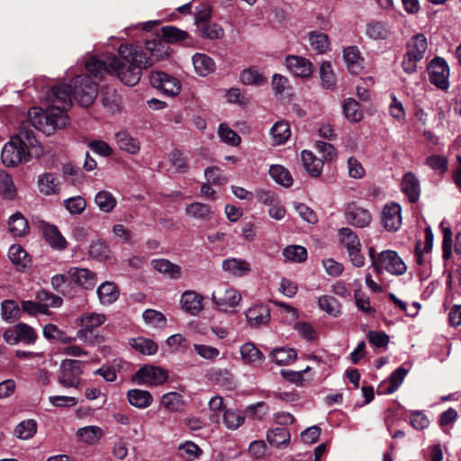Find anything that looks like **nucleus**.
Segmentation results:
<instances>
[{"mask_svg": "<svg viewBox=\"0 0 461 461\" xmlns=\"http://www.w3.org/2000/svg\"><path fill=\"white\" fill-rule=\"evenodd\" d=\"M159 36L167 43H176L186 40L189 37V34L185 31L168 25L160 29Z\"/></svg>", "mask_w": 461, "mask_h": 461, "instance_id": "37998d69", "label": "nucleus"}, {"mask_svg": "<svg viewBox=\"0 0 461 461\" xmlns=\"http://www.w3.org/2000/svg\"><path fill=\"white\" fill-rule=\"evenodd\" d=\"M366 34L375 41L386 40L391 34V29L385 23L373 21L366 25Z\"/></svg>", "mask_w": 461, "mask_h": 461, "instance_id": "f704fd0d", "label": "nucleus"}, {"mask_svg": "<svg viewBox=\"0 0 461 461\" xmlns=\"http://www.w3.org/2000/svg\"><path fill=\"white\" fill-rule=\"evenodd\" d=\"M13 139L21 146H23L32 154V157L39 158L42 155V148L38 145V140L30 122H23L20 125L18 134L13 137Z\"/></svg>", "mask_w": 461, "mask_h": 461, "instance_id": "1a4fd4ad", "label": "nucleus"}, {"mask_svg": "<svg viewBox=\"0 0 461 461\" xmlns=\"http://www.w3.org/2000/svg\"><path fill=\"white\" fill-rule=\"evenodd\" d=\"M151 266L156 271L166 275L171 279L176 280L182 276L181 267L165 258L153 259Z\"/></svg>", "mask_w": 461, "mask_h": 461, "instance_id": "bb28decb", "label": "nucleus"}, {"mask_svg": "<svg viewBox=\"0 0 461 461\" xmlns=\"http://www.w3.org/2000/svg\"><path fill=\"white\" fill-rule=\"evenodd\" d=\"M72 83L70 85H56L47 91L46 100L51 103V105H61L63 108H69L72 104Z\"/></svg>", "mask_w": 461, "mask_h": 461, "instance_id": "2eb2a0df", "label": "nucleus"}, {"mask_svg": "<svg viewBox=\"0 0 461 461\" xmlns=\"http://www.w3.org/2000/svg\"><path fill=\"white\" fill-rule=\"evenodd\" d=\"M240 351L242 360L247 364L257 366L264 359V354L253 343H245Z\"/></svg>", "mask_w": 461, "mask_h": 461, "instance_id": "72a5a7b5", "label": "nucleus"}, {"mask_svg": "<svg viewBox=\"0 0 461 461\" xmlns=\"http://www.w3.org/2000/svg\"><path fill=\"white\" fill-rule=\"evenodd\" d=\"M267 439L269 444L279 447L290 441V432L285 427H276L267 431Z\"/></svg>", "mask_w": 461, "mask_h": 461, "instance_id": "8fccbe9b", "label": "nucleus"}, {"mask_svg": "<svg viewBox=\"0 0 461 461\" xmlns=\"http://www.w3.org/2000/svg\"><path fill=\"white\" fill-rule=\"evenodd\" d=\"M101 102L111 113L119 111L120 97L116 91L109 86H104L101 90Z\"/></svg>", "mask_w": 461, "mask_h": 461, "instance_id": "58836bf2", "label": "nucleus"}, {"mask_svg": "<svg viewBox=\"0 0 461 461\" xmlns=\"http://www.w3.org/2000/svg\"><path fill=\"white\" fill-rule=\"evenodd\" d=\"M321 86L325 89H333L336 86V77L330 62L324 61L320 67Z\"/></svg>", "mask_w": 461, "mask_h": 461, "instance_id": "13d9d810", "label": "nucleus"}, {"mask_svg": "<svg viewBox=\"0 0 461 461\" xmlns=\"http://www.w3.org/2000/svg\"><path fill=\"white\" fill-rule=\"evenodd\" d=\"M290 134V125L286 122H277L271 128L273 140L278 145L285 143L289 139Z\"/></svg>", "mask_w": 461, "mask_h": 461, "instance_id": "6e6d98bb", "label": "nucleus"}, {"mask_svg": "<svg viewBox=\"0 0 461 461\" xmlns=\"http://www.w3.org/2000/svg\"><path fill=\"white\" fill-rule=\"evenodd\" d=\"M32 157L23 146H21L13 138L5 144L1 153L2 162L7 167H14Z\"/></svg>", "mask_w": 461, "mask_h": 461, "instance_id": "9b49d317", "label": "nucleus"}, {"mask_svg": "<svg viewBox=\"0 0 461 461\" xmlns=\"http://www.w3.org/2000/svg\"><path fill=\"white\" fill-rule=\"evenodd\" d=\"M218 134L223 142L231 146H238L241 141L240 137L225 123L220 124Z\"/></svg>", "mask_w": 461, "mask_h": 461, "instance_id": "774afa93", "label": "nucleus"}, {"mask_svg": "<svg viewBox=\"0 0 461 461\" xmlns=\"http://www.w3.org/2000/svg\"><path fill=\"white\" fill-rule=\"evenodd\" d=\"M129 403L138 409H146L153 402V397L149 391L141 389H131L127 392Z\"/></svg>", "mask_w": 461, "mask_h": 461, "instance_id": "393cba45", "label": "nucleus"}, {"mask_svg": "<svg viewBox=\"0 0 461 461\" xmlns=\"http://www.w3.org/2000/svg\"><path fill=\"white\" fill-rule=\"evenodd\" d=\"M285 261L301 263L307 258V250L304 247L299 245L287 246L283 250Z\"/></svg>", "mask_w": 461, "mask_h": 461, "instance_id": "603ef678", "label": "nucleus"}, {"mask_svg": "<svg viewBox=\"0 0 461 461\" xmlns=\"http://www.w3.org/2000/svg\"><path fill=\"white\" fill-rule=\"evenodd\" d=\"M193 65L195 72L205 77L215 70V63L212 58L203 53H196L193 56Z\"/></svg>", "mask_w": 461, "mask_h": 461, "instance_id": "7c9ffc66", "label": "nucleus"}, {"mask_svg": "<svg viewBox=\"0 0 461 461\" xmlns=\"http://www.w3.org/2000/svg\"><path fill=\"white\" fill-rule=\"evenodd\" d=\"M285 65L295 77H308L313 72L312 63L309 59L301 56H287L285 58Z\"/></svg>", "mask_w": 461, "mask_h": 461, "instance_id": "a211bd4d", "label": "nucleus"}, {"mask_svg": "<svg viewBox=\"0 0 461 461\" xmlns=\"http://www.w3.org/2000/svg\"><path fill=\"white\" fill-rule=\"evenodd\" d=\"M428 50L427 38L422 33L411 37L406 44V52L403 56L402 68L407 74H413L417 70V64L421 61Z\"/></svg>", "mask_w": 461, "mask_h": 461, "instance_id": "20e7f679", "label": "nucleus"}, {"mask_svg": "<svg viewBox=\"0 0 461 461\" xmlns=\"http://www.w3.org/2000/svg\"><path fill=\"white\" fill-rule=\"evenodd\" d=\"M59 181L52 173H44L38 176V186L41 194L45 195L55 194L59 192Z\"/></svg>", "mask_w": 461, "mask_h": 461, "instance_id": "473e14b6", "label": "nucleus"}, {"mask_svg": "<svg viewBox=\"0 0 461 461\" xmlns=\"http://www.w3.org/2000/svg\"><path fill=\"white\" fill-rule=\"evenodd\" d=\"M161 404L172 412L182 411L185 405L182 395L176 392L165 393L161 398Z\"/></svg>", "mask_w": 461, "mask_h": 461, "instance_id": "49530a36", "label": "nucleus"}, {"mask_svg": "<svg viewBox=\"0 0 461 461\" xmlns=\"http://www.w3.org/2000/svg\"><path fill=\"white\" fill-rule=\"evenodd\" d=\"M343 113L346 119L353 123L359 122L364 117L360 104L354 98H347L342 104Z\"/></svg>", "mask_w": 461, "mask_h": 461, "instance_id": "2f4dec72", "label": "nucleus"}, {"mask_svg": "<svg viewBox=\"0 0 461 461\" xmlns=\"http://www.w3.org/2000/svg\"><path fill=\"white\" fill-rule=\"evenodd\" d=\"M408 370L403 367H398L390 375L388 382L380 384L378 392L382 393H393L402 384L406 376Z\"/></svg>", "mask_w": 461, "mask_h": 461, "instance_id": "cd10ccee", "label": "nucleus"}, {"mask_svg": "<svg viewBox=\"0 0 461 461\" xmlns=\"http://www.w3.org/2000/svg\"><path fill=\"white\" fill-rule=\"evenodd\" d=\"M61 105H50L46 110L45 121L49 122L50 126H53V132L57 128H62L67 125L68 119L66 114V110Z\"/></svg>", "mask_w": 461, "mask_h": 461, "instance_id": "b1692460", "label": "nucleus"}, {"mask_svg": "<svg viewBox=\"0 0 461 461\" xmlns=\"http://www.w3.org/2000/svg\"><path fill=\"white\" fill-rule=\"evenodd\" d=\"M95 203L103 212H111L117 204L113 194L106 190L99 191L95 196Z\"/></svg>", "mask_w": 461, "mask_h": 461, "instance_id": "ea45409f", "label": "nucleus"}, {"mask_svg": "<svg viewBox=\"0 0 461 461\" xmlns=\"http://www.w3.org/2000/svg\"><path fill=\"white\" fill-rule=\"evenodd\" d=\"M206 181L212 185H224L228 178L222 174V171L217 167H208L204 170Z\"/></svg>", "mask_w": 461, "mask_h": 461, "instance_id": "338daca9", "label": "nucleus"}, {"mask_svg": "<svg viewBox=\"0 0 461 461\" xmlns=\"http://www.w3.org/2000/svg\"><path fill=\"white\" fill-rule=\"evenodd\" d=\"M0 194L6 199H14L16 188L9 174L0 169Z\"/></svg>", "mask_w": 461, "mask_h": 461, "instance_id": "5fc2aeb1", "label": "nucleus"}, {"mask_svg": "<svg viewBox=\"0 0 461 461\" xmlns=\"http://www.w3.org/2000/svg\"><path fill=\"white\" fill-rule=\"evenodd\" d=\"M321 310L332 317H338L341 313V303L333 296L322 295L318 299Z\"/></svg>", "mask_w": 461, "mask_h": 461, "instance_id": "79ce46f5", "label": "nucleus"}, {"mask_svg": "<svg viewBox=\"0 0 461 461\" xmlns=\"http://www.w3.org/2000/svg\"><path fill=\"white\" fill-rule=\"evenodd\" d=\"M1 314L4 321L14 322L21 318V309L14 300H4L1 303Z\"/></svg>", "mask_w": 461, "mask_h": 461, "instance_id": "de8ad7c7", "label": "nucleus"}, {"mask_svg": "<svg viewBox=\"0 0 461 461\" xmlns=\"http://www.w3.org/2000/svg\"><path fill=\"white\" fill-rule=\"evenodd\" d=\"M46 113L41 112L40 109L34 107L29 110L28 122L31 123L32 127L41 131L46 135L53 133V126H50L49 122L45 121Z\"/></svg>", "mask_w": 461, "mask_h": 461, "instance_id": "a878e982", "label": "nucleus"}, {"mask_svg": "<svg viewBox=\"0 0 461 461\" xmlns=\"http://www.w3.org/2000/svg\"><path fill=\"white\" fill-rule=\"evenodd\" d=\"M9 231L17 237L25 235L29 230V225L21 212L13 214L8 221Z\"/></svg>", "mask_w": 461, "mask_h": 461, "instance_id": "a19ab883", "label": "nucleus"}, {"mask_svg": "<svg viewBox=\"0 0 461 461\" xmlns=\"http://www.w3.org/2000/svg\"><path fill=\"white\" fill-rule=\"evenodd\" d=\"M269 175L276 183L284 186H291L293 184L289 171L281 165L271 166Z\"/></svg>", "mask_w": 461, "mask_h": 461, "instance_id": "4d7b16f0", "label": "nucleus"}, {"mask_svg": "<svg viewBox=\"0 0 461 461\" xmlns=\"http://www.w3.org/2000/svg\"><path fill=\"white\" fill-rule=\"evenodd\" d=\"M245 421V415L240 411L228 409L223 414V422L230 429H237Z\"/></svg>", "mask_w": 461, "mask_h": 461, "instance_id": "680f3d73", "label": "nucleus"}, {"mask_svg": "<svg viewBox=\"0 0 461 461\" xmlns=\"http://www.w3.org/2000/svg\"><path fill=\"white\" fill-rule=\"evenodd\" d=\"M339 237L340 243L346 248L347 251L361 247L360 240L350 228L343 227L339 229Z\"/></svg>", "mask_w": 461, "mask_h": 461, "instance_id": "09e8293b", "label": "nucleus"}, {"mask_svg": "<svg viewBox=\"0 0 461 461\" xmlns=\"http://www.w3.org/2000/svg\"><path fill=\"white\" fill-rule=\"evenodd\" d=\"M68 277L72 283L86 290L94 289L98 281L95 272L84 267H70L68 270Z\"/></svg>", "mask_w": 461, "mask_h": 461, "instance_id": "4468645a", "label": "nucleus"}, {"mask_svg": "<svg viewBox=\"0 0 461 461\" xmlns=\"http://www.w3.org/2000/svg\"><path fill=\"white\" fill-rule=\"evenodd\" d=\"M102 429L97 426H86L77 430V436L79 440L93 444L102 437Z\"/></svg>", "mask_w": 461, "mask_h": 461, "instance_id": "bf43d9fd", "label": "nucleus"}, {"mask_svg": "<svg viewBox=\"0 0 461 461\" xmlns=\"http://www.w3.org/2000/svg\"><path fill=\"white\" fill-rule=\"evenodd\" d=\"M118 53L107 56L104 60H91L87 68L91 72H116V76L126 86L137 85L143 68L152 66L156 61L162 60L169 55V48L160 40L147 41L143 50L131 44H122Z\"/></svg>", "mask_w": 461, "mask_h": 461, "instance_id": "f257e3e1", "label": "nucleus"}, {"mask_svg": "<svg viewBox=\"0 0 461 461\" xmlns=\"http://www.w3.org/2000/svg\"><path fill=\"white\" fill-rule=\"evenodd\" d=\"M197 29L201 35L206 39L218 40L224 36L223 29L217 23H202Z\"/></svg>", "mask_w": 461, "mask_h": 461, "instance_id": "0e129e2a", "label": "nucleus"}, {"mask_svg": "<svg viewBox=\"0 0 461 461\" xmlns=\"http://www.w3.org/2000/svg\"><path fill=\"white\" fill-rule=\"evenodd\" d=\"M84 363L79 360L65 359L61 362L58 381L64 387L77 388L80 382Z\"/></svg>", "mask_w": 461, "mask_h": 461, "instance_id": "39448f33", "label": "nucleus"}, {"mask_svg": "<svg viewBox=\"0 0 461 461\" xmlns=\"http://www.w3.org/2000/svg\"><path fill=\"white\" fill-rule=\"evenodd\" d=\"M36 299L40 305L44 306L46 312L48 307H59L62 304V299L45 290H40L36 294Z\"/></svg>", "mask_w": 461, "mask_h": 461, "instance_id": "69168bd1", "label": "nucleus"}, {"mask_svg": "<svg viewBox=\"0 0 461 461\" xmlns=\"http://www.w3.org/2000/svg\"><path fill=\"white\" fill-rule=\"evenodd\" d=\"M130 345L135 350L144 355H154L158 351V346L152 339L142 337L131 339Z\"/></svg>", "mask_w": 461, "mask_h": 461, "instance_id": "3c124183", "label": "nucleus"}, {"mask_svg": "<svg viewBox=\"0 0 461 461\" xmlns=\"http://www.w3.org/2000/svg\"><path fill=\"white\" fill-rule=\"evenodd\" d=\"M247 323L251 328H259L267 325L270 321V310L266 304H256L245 313Z\"/></svg>", "mask_w": 461, "mask_h": 461, "instance_id": "aec40b11", "label": "nucleus"}, {"mask_svg": "<svg viewBox=\"0 0 461 461\" xmlns=\"http://www.w3.org/2000/svg\"><path fill=\"white\" fill-rule=\"evenodd\" d=\"M368 255L371 259L372 267L376 274H381L385 270L392 275L402 276L407 270L404 262L393 250H384L381 253H376L375 248L371 247L368 249Z\"/></svg>", "mask_w": 461, "mask_h": 461, "instance_id": "7ed1b4c3", "label": "nucleus"}, {"mask_svg": "<svg viewBox=\"0 0 461 461\" xmlns=\"http://www.w3.org/2000/svg\"><path fill=\"white\" fill-rule=\"evenodd\" d=\"M428 71L431 84L442 90L448 88L449 68L444 59H433L428 66Z\"/></svg>", "mask_w": 461, "mask_h": 461, "instance_id": "6e6552de", "label": "nucleus"}, {"mask_svg": "<svg viewBox=\"0 0 461 461\" xmlns=\"http://www.w3.org/2000/svg\"><path fill=\"white\" fill-rule=\"evenodd\" d=\"M150 84L168 96H175L181 91L180 81L161 71H153L149 76Z\"/></svg>", "mask_w": 461, "mask_h": 461, "instance_id": "9d476101", "label": "nucleus"}, {"mask_svg": "<svg viewBox=\"0 0 461 461\" xmlns=\"http://www.w3.org/2000/svg\"><path fill=\"white\" fill-rule=\"evenodd\" d=\"M308 40L312 48L319 53H324L330 49V40L325 33L311 32Z\"/></svg>", "mask_w": 461, "mask_h": 461, "instance_id": "864d4df0", "label": "nucleus"}, {"mask_svg": "<svg viewBox=\"0 0 461 461\" xmlns=\"http://www.w3.org/2000/svg\"><path fill=\"white\" fill-rule=\"evenodd\" d=\"M78 321L82 329L77 331V337L85 341L87 340V335L95 328L103 325L106 321V316L103 313L86 312L82 314Z\"/></svg>", "mask_w": 461, "mask_h": 461, "instance_id": "f3484780", "label": "nucleus"}, {"mask_svg": "<svg viewBox=\"0 0 461 461\" xmlns=\"http://www.w3.org/2000/svg\"><path fill=\"white\" fill-rule=\"evenodd\" d=\"M106 57H103L100 59L97 58H90L86 64V68L88 72L87 75H79L72 79V89H73V96L78 102L81 106L88 107L90 106L94 100L97 95V84L100 82L104 74H114L116 72H108L106 70L102 69V72H91L87 66L91 60H104Z\"/></svg>", "mask_w": 461, "mask_h": 461, "instance_id": "f03ea898", "label": "nucleus"}, {"mask_svg": "<svg viewBox=\"0 0 461 461\" xmlns=\"http://www.w3.org/2000/svg\"><path fill=\"white\" fill-rule=\"evenodd\" d=\"M89 256L98 261H104L110 258L109 246L103 240H97L91 244Z\"/></svg>", "mask_w": 461, "mask_h": 461, "instance_id": "052dcab7", "label": "nucleus"}, {"mask_svg": "<svg viewBox=\"0 0 461 461\" xmlns=\"http://www.w3.org/2000/svg\"><path fill=\"white\" fill-rule=\"evenodd\" d=\"M303 167L313 177H318L321 174L323 160L318 158L309 150H303L301 153Z\"/></svg>", "mask_w": 461, "mask_h": 461, "instance_id": "c85d7f7f", "label": "nucleus"}, {"mask_svg": "<svg viewBox=\"0 0 461 461\" xmlns=\"http://www.w3.org/2000/svg\"><path fill=\"white\" fill-rule=\"evenodd\" d=\"M345 217L348 223L357 228L367 227L372 221V214L355 203L348 204L345 210Z\"/></svg>", "mask_w": 461, "mask_h": 461, "instance_id": "dca6fc26", "label": "nucleus"}, {"mask_svg": "<svg viewBox=\"0 0 461 461\" xmlns=\"http://www.w3.org/2000/svg\"><path fill=\"white\" fill-rule=\"evenodd\" d=\"M221 267L224 272L236 277L247 276L251 271L249 262L240 258H226L222 261Z\"/></svg>", "mask_w": 461, "mask_h": 461, "instance_id": "412c9836", "label": "nucleus"}, {"mask_svg": "<svg viewBox=\"0 0 461 461\" xmlns=\"http://www.w3.org/2000/svg\"><path fill=\"white\" fill-rule=\"evenodd\" d=\"M381 223L388 231H396L402 226V208L394 202L387 203L381 211Z\"/></svg>", "mask_w": 461, "mask_h": 461, "instance_id": "ddd939ff", "label": "nucleus"}, {"mask_svg": "<svg viewBox=\"0 0 461 461\" xmlns=\"http://www.w3.org/2000/svg\"><path fill=\"white\" fill-rule=\"evenodd\" d=\"M271 357L279 366L290 365L296 357L297 353L292 348H277L271 351Z\"/></svg>", "mask_w": 461, "mask_h": 461, "instance_id": "c03bdc74", "label": "nucleus"}, {"mask_svg": "<svg viewBox=\"0 0 461 461\" xmlns=\"http://www.w3.org/2000/svg\"><path fill=\"white\" fill-rule=\"evenodd\" d=\"M37 432V422L29 419L21 421L14 429V435L23 440L32 438Z\"/></svg>", "mask_w": 461, "mask_h": 461, "instance_id": "a18cd8bd", "label": "nucleus"}, {"mask_svg": "<svg viewBox=\"0 0 461 461\" xmlns=\"http://www.w3.org/2000/svg\"><path fill=\"white\" fill-rule=\"evenodd\" d=\"M343 59L347 63L348 70L352 74H357L362 68V59L358 49L355 46L347 47L343 51Z\"/></svg>", "mask_w": 461, "mask_h": 461, "instance_id": "e433bc0d", "label": "nucleus"}, {"mask_svg": "<svg viewBox=\"0 0 461 461\" xmlns=\"http://www.w3.org/2000/svg\"><path fill=\"white\" fill-rule=\"evenodd\" d=\"M240 79L242 84L252 86H261L266 82L265 77L253 68L244 69L240 73Z\"/></svg>", "mask_w": 461, "mask_h": 461, "instance_id": "e2e57ef3", "label": "nucleus"}, {"mask_svg": "<svg viewBox=\"0 0 461 461\" xmlns=\"http://www.w3.org/2000/svg\"><path fill=\"white\" fill-rule=\"evenodd\" d=\"M96 294L101 304L111 305L118 300L120 290L115 283L105 281L97 287Z\"/></svg>", "mask_w": 461, "mask_h": 461, "instance_id": "4be33fe9", "label": "nucleus"}, {"mask_svg": "<svg viewBox=\"0 0 461 461\" xmlns=\"http://www.w3.org/2000/svg\"><path fill=\"white\" fill-rule=\"evenodd\" d=\"M119 148L130 154H136L140 148V141L126 131H119L115 134Z\"/></svg>", "mask_w": 461, "mask_h": 461, "instance_id": "c9c22d12", "label": "nucleus"}, {"mask_svg": "<svg viewBox=\"0 0 461 461\" xmlns=\"http://www.w3.org/2000/svg\"><path fill=\"white\" fill-rule=\"evenodd\" d=\"M42 231L50 247L60 250L66 249L67 241L55 225L45 223Z\"/></svg>", "mask_w": 461, "mask_h": 461, "instance_id": "c756f323", "label": "nucleus"}, {"mask_svg": "<svg viewBox=\"0 0 461 461\" xmlns=\"http://www.w3.org/2000/svg\"><path fill=\"white\" fill-rule=\"evenodd\" d=\"M203 296L193 290L185 291L180 298L182 310L192 315L196 316L203 310Z\"/></svg>", "mask_w": 461, "mask_h": 461, "instance_id": "6ab92c4d", "label": "nucleus"}, {"mask_svg": "<svg viewBox=\"0 0 461 461\" xmlns=\"http://www.w3.org/2000/svg\"><path fill=\"white\" fill-rule=\"evenodd\" d=\"M168 378L167 372L155 366L146 365L136 371L132 381L140 385L158 386L163 384Z\"/></svg>", "mask_w": 461, "mask_h": 461, "instance_id": "423d86ee", "label": "nucleus"}, {"mask_svg": "<svg viewBox=\"0 0 461 461\" xmlns=\"http://www.w3.org/2000/svg\"><path fill=\"white\" fill-rule=\"evenodd\" d=\"M185 213L200 221H209L212 217V211L208 204L195 202L185 207Z\"/></svg>", "mask_w": 461, "mask_h": 461, "instance_id": "4c0bfd02", "label": "nucleus"}, {"mask_svg": "<svg viewBox=\"0 0 461 461\" xmlns=\"http://www.w3.org/2000/svg\"><path fill=\"white\" fill-rule=\"evenodd\" d=\"M4 340L10 345L34 344L38 336L34 329L26 323H18L15 326L7 329L3 334Z\"/></svg>", "mask_w": 461, "mask_h": 461, "instance_id": "0eeeda50", "label": "nucleus"}, {"mask_svg": "<svg viewBox=\"0 0 461 461\" xmlns=\"http://www.w3.org/2000/svg\"><path fill=\"white\" fill-rule=\"evenodd\" d=\"M240 300L241 295L240 293L227 285L219 287L212 294V301L222 311L236 307Z\"/></svg>", "mask_w": 461, "mask_h": 461, "instance_id": "f8f14e48", "label": "nucleus"}, {"mask_svg": "<svg viewBox=\"0 0 461 461\" xmlns=\"http://www.w3.org/2000/svg\"><path fill=\"white\" fill-rule=\"evenodd\" d=\"M402 191L408 197L411 203H416L420 194V181L417 176L411 173H406L402 180Z\"/></svg>", "mask_w": 461, "mask_h": 461, "instance_id": "5701e85b", "label": "nucleus"}]
</instances>
